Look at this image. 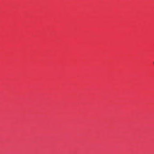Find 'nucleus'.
Returning a JSON list of instances; mask_svg holds the SVG:
<instances>
[{
    "label": "nucleus",
    "instance_id": "f257e3e1",
    "mask_svg": "<svg viewBox=\"0 0 154 154\" xmlns=\"http://www.w3.org/2000/svg\"><path fill=\"white\" fill-rule=\"evenodd\" d=\"M153 63H154V62H153Z\"/></svg>",
    "mask_w": 154,
    "mask_h": 154
}]
</instances>
